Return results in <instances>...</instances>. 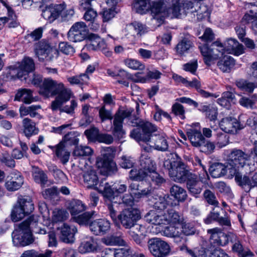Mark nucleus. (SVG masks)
<instances>
[{
	"instance_id": "f257e3e1",
	"label": "nucleus",
	"mask_w": 257,
	"mask_h": 257,
	"mask_svg": "<svg viewBox=\"0 0 257 257\" xmlns=\"http://www.w3.org/2000/svg\"><path fill=\"white\" fill-rule=\"evenodd\" d=\"M172 157L164 163V166L169 171L170 176L175 181L186 182V187L189 193L198 197L201 193L203 186L198 179V175L191 173L187 165L176 153L172 154Z\"/></svg>"
},
{
	"instance_id": "f03ea898",
	"label": "nucleus",
	"mask_w": 257,
	"mask_h": 257,
	"mask_svg": "<svg viewBox=\"0 0 257 257\" xmlns=\"http://www.w3.org/2000/svg\"><path fill=\"white\" fill-rule=\"evenodd\" d=\"M39 216L32 215L18 225L12 233L13 243L16 246H25L34 241L32 231L38 232Z\"/></svg>"
},
{
	"instance_id": "7ed1b4c3",
	"label": "nucleus",
	"mask_w": 257,
	"mask_h": 257,
	"mask_svg": "<svg viewBox=\"0 0 257 257\" xmlns=\"http://www.w3.org/2000/svg\"><path fill=\"white\" fill-rule=\"evenodd\" d=\"M147 2L149 5L148 9L138 13L143 14L150 10L153 18L159 23H162L170 13L177 17L180 13L179 0H158L152 4L150 0Z\"/></svg>"
},
{
	"instance_id": "20e7f679",
	"label": "nucleus",
	"mask_w": 257,
	"mask_h": 257,
	"mask_svg": "<svg viewBox=\"0 0 257 257\" xmlns=\"http://www.w3.org/2000/svg\"><path fill=\"white\" fill-rule=\"evenodd\" d=\"M133 111V109H119L113 117L111 111L106 110L103 106L99 110V116L102 121L106 119L111 120L113 118L111 126L112 134L115 139L119 140L124 138L125 135V131L123 128L124 119L130 116Z\"/></svg>"
},
{
	"instance_id": "39448f33",
	"label": "nucleus",
	"mask_w": 257,
	"mask_h": 257,
	"mask_svg": "<svg viewBox=\"0 0 257 257\" xmlns=\"http://www.w3.org/2000/svg\"><path fill=\"white\" fill-rule=\"evenodd\" d=\"M41 92L46 96L56 95L55 100L52 102L53 110H60L64 102V87L62 83L57 82L50 78L45 79L41 88Z\"/></svg>"
},
{
	"instance_id": "423d86ee",
	"label": "nucleus",
	"mask_w": 257,
	"mask_h": 257,
	"mask_svg": "<svg viewBox=\"0 0 257 257\" xmlns=\"http://www.w3.org/2000/svg\"><path fill=\"white\" fill-rule=\"evenodd\" d=\"M187 136L191 145L194 147L199 148L202 152L209 154L215 149L214 144L206 140L200 130L191 127L187 130Z\"/></svg>"
},
{
	"instance_id": "0eeeda50",
	"label": "nucleus",
	"mask_w": 257,
	"mask_h": 257,
	"mask_svg": "<svg viewBox=\"0 0 257 257\" xmlns=\"http://www.w3.org/2000/svg\"><path fill=\"white\" fill-rule=\"evenodd\" d=\"M199 48L203 56L204 62L208 66L222 57L225 52L224 46L219 41L212 42L210 45L204 44Z\"/></svg>"
},
{
	"instance_id": "6e6552de",
	"label": "nucleus",
	"mask_w": 257,
	"mask_h": 257,
	"mask_svg": "<svg viewBox=\"0 0 257 257\" xmlns=\"http://www.w3.org/2000/svg\"><path fill=\"white\" fill-rule=\"evenodd\" d=\"M214 246L211 241L202 239L198 246L190 248L186 245L180 246V249L191 257H213Z\"/></svg>"
},
{
	"instance_id": "1a4fd4ad",
	"label": "nucleus",
	"mask_w": 257,
	"mask_h": 257,
	"mask_svg": "<svg viewBox=\"0 0 257 257\" xmlns=\"http://www.w3.org/2000/svg\"><path fill=\"white\" fill-rule=\"evenodd\" d=\"M144 135L142 137L140 136L139 138H142L141 142H150L151 145L153 146V149L159 151L165 152L168 150L169 145L167 136L163 133H159L156 126L154 131H149ZM136 138L139 139V136Z\"/></svg>"
},
{
	"instance_id": "9d476101",
	"label": "nucleus",
	"mask_w": 257,
	"mask_h": 257,
	"mask_svg": "<svg viewBox=\"0 0 257 257\" xmlns=\"http://www.w3.org/2000/svg\"><path fill=\"white\" fill-rule=\"evenodd\" d=\"M148 247L151 254L154 257H166L171 250L167 242L157 237L149 239Z\"/></svg>"
},
{
	"instance_id": "9b49d317",
	"label": "nucleus",
	"mask_w": 257,
	"mask_h": 257,
	"mask_svg": "<svg viewBox=\"0 0 257 257\" xmlns=\"http://www.w3.org/2000/svg\"><path fill=\"white\" fill-rule=\"evenodd\" d=\"M115 149L113 147H106L104 149L102 157H97L96 165L98 168H104L109 172H113L116 170L115 163L113 158L115 155Z\"/></svg>"
},
{
	"instance_id": "f8f14e48",
	"label": "nucleus",
	"mask_w": 257,
	"mask_h": 257,
	"mask_svg": "<svg viewBox=\"0 0 257 257\" xmlns=\"http://www.w3.org/2000/svg\"><path fill=\"white\" fill-rule=\"evenodd\" d=\"M132 125L133 126L138 127L134 129L130 133V137L139 142H141L142 138L137 139V136H140L142 137L144 135L147 133L149 131H154L156 125L152 123L143 120L140 118H136L131 121Z\"/></svg>"
},
{
	"instance_id": "ddd939ff",
	"label": "nucleus",
	"mask_w": 257,
	"mask_h": 257,
	"mask_svg": "<svg viewBox=\"0 0 257 257\" xmlns=\"http://www.w3.org/2000/svg\"><path fill=\"white\" fill-rule=\"evenodd\" d=\"M140 211L134 208L123 209L119 214V222L126 229H130L136 225L137 221L140 218Z\"/></svg>"
},
{
	"instance_id": "4468645a",
	"label": "nucleus",
	"mask_w": 257,
	"mask_h": 257,
	"mask_svg": "<svg viewBox=\"0 0 257 257\" xmlns=\"http://www.w3.org/2000/svg\"><path fill=\"white\" fill-rule=\"evenodd\" d=\"M246 118L244 114H241L238 117V120L232 117L223 118L219 122L220 128L226 133H234L237 130L244 127V121L242 119Z\"/></svg>"
},
{
	"instance_id": "2eb2a0df",
	"label": "nucleus",
	"mask_w": 257,
	"mask_h": 257,
	"mask_svg": "<svg viewBox=\"0 0 257 257\" xmlns=\"http://www.w3.org/2000/svg\"><path fill=\"white\" fill-rule=\"evenodd\" d=\"M88 31L87 26L84 22H76L68 31L67 37L71 41L80 42L87 38Z\"/></svg>"
},
{
	"instance_id": "dca6fc26",
	"label": "nucleus",
	"mask_w": 257,
	"mask_h": 257,
	"mask_svg": "<svg viewBox=\"0 0 257 257\" xmlns=\"http://www.w3.org/2000/svg\"><path fill=\"white\" fill-rule=\"evenodd\" d=\"M235 180L246 193L253 188H257V172H249L244 175L237 173L235 176Z\"/></svg>"
},
{
	"instance_id": "f3484780",
	"label": "nucleus",
	"mask_w": 257,
	"mask_h": 257,
	"mask_svg": "<svg viewBox=\"0 0 257 257\" xmlns=\"http://www.w3.org/2000/svg\"><path fill=\"white\" fill-rule=\"evenodd\" d=\"M207 233L210 234L209 239L212 242L216 245L224 246L229 242L231 243L230 237L236 234L232 232L225 233L218 228H214L208 229Z\"/></svg>"
},
{
	"instance_id": "a211bd4d",
	"label": "nucleus",
	"mask_w": 257,
	"mask_h": 257,
	"mask_svg": "<svg viewBox=\"0 0 257 257\" xmlns=\"http://www.w3.org/2000/svg\"><path fill=\"white\" fill-rule=\"evenodd\" d=\"M250 157L256 161V158L251 156L250 154L248 155L242 150L237 149H232L229 155V160L230 165L234 167H243Z\"/></svg>"
},
{
	"instance_id": "6ab92c4d",
	"label": "nucleus",
	"mask_w": 257,
	"mask_h": 257,
	"mask_svg": "<svg viewBox=\"0 0 257 257\" xmlns=\"http://www.w3.org/2000/svg\"><path fill=\"white\" fill-rule=\"evenodd\" d=\"M35 65L33 60L30 57H25L22 61L21 63H19L16 65L14 68H12L11 73L13 71L17 72V76L18 78H21L27 75L28 73L33 71L35 70Z\"/></svg>"
},
{
	"instance_id": "aec40b11",
	"label": "nucleus",
	"mask_w": 257,
	"mask_h": 257,
	"mask_svg": "<svg viewBox=\"0 0 257 257\" xmlns=\"http://www.w3.org/2000/svg\"><path fill=\"white\" fill-rule=\"evenodd\" d=\"M179 6L180 7V13L177 17H176V18H178L182 14L186 15L187 13L189 12L191 13H197L196 15L198 19H201L205 17V15L203 14V11L204 12V14H205L207 8L204 6L202 7L199 6L198 9H196L192 2L184 1L181 3L180 0H179Z\"/></svg>"
},
{
	"instance_id": "412c9836",
	"label": "nucleus",
	"mask_w": 257,
	"mask_h": 257,
	"mask_svg": "<svg viewBox=\"0 0 257 257\" xmlns=\"http://www.w3.org/2000/svg\"><path fill=\"white\" fill-rule=\"evenodd\" d=\"M153 208L158 212L164 211L168 209L169 207H173L178 206L176 202L168 195L157 196L154 199Z\"/></svg>"
},
{
	"instance_id": "4be33fe9",
	"label": "nucleus",
	"mask_w": 257,
	"mask_h": 257,
	"mask_svg": "<svg viewBox=\"0 0 257 257\" xmlns=\"http://www.w3.org/2000/svg\"><path fill=\"white\" fill-rule=\"evenodd\" d=\"M110 228V223L106 219L100 218L94 220L89 225V229L95 235L106 234Z\"/></svg>"
},
{
	"instance_id": "5701e85b",
	"label": "nucleus",
	"mask_w": 257,
	"mask_h": 257,
	"mask_svg": "<svg viewBox=\"0 0 257 257\" xmlns=\"http://www.w3.org/2000/svg\"><path fill=\"white\" fill-rule=\"evenodd\" d=\"M128 191L133 194L136 199H140L151 193V187L145 182L132 183L129 186Z\"/></svg>"
},
{
	"instance_id": "b1692460",
	"label": "nucleus",
	"mask_w": 257,
	"mask_h": 257,
	"mask_svg": "<svg viewBox=\"0 0 257 257\" xmlns=\"http://www.w3.org/2000/svg\"><path fill=\"white\" fill-rule=\"evenodd\" d=\"M64 212L63 210L55 209L52 217L54 225L56 228V233L61 240L64 241Z\"/></svg>"
},
{
	"instance_id": "393cba45",
	"label": "nucleus",
	"mask_w": 257,
	"mask_h": 257,
	"mask_svg": "<svg viewBox=\"0 0 257 257\" xmlns=\"http://www.w3.org/2000/svg\"><path fill=\"white\" fill-rule=\"evenodd\" d=\"M23 183L24 180L21 174L14 171L7 177L5 186L9 191H14L20 188Z\"/></svg>"
},
{
	"instance_id": "a878e982",
	"label": "nucleus",
	"mask_w": 257,
	"mask_h": 257,
	"mask_svg": "<svg viewBox=\"0 0 257 257\" xmlns=\"http://www.w3.org/2000/svg\"><path fill=\"white\" fill-rule=\"evenodd\" d=\"M64 10L63 4L50 6L43 11L42 15L45 19L51 23L59 17Z\"/></svg>"
},
{
	"instance_id": "bb28decb",
	"label": "nucleus",
	"mask_w": 257,
	"mask_h": 257,
	"mask_svg": "<svg viewBox=\"0 0 257 257\" xmlns=\"http://www.w3.org/2000/svg\"><path fill=\"white\" fill-rule=\"evenodd\" d=\"M52 48L46 42L41 41L36 49V54L40 61H51L53 57Z\"/></svg>"
},
{
	"instance_id": "cd10ccee",
	"label": "nucleus",
	"mask_w": 257,
	"mask_h": 257,
	"mask_svg": "<svg viewBox=\"0 0 257 257\" xmlns=\"http://www.w3.org/2000/svg\"><path fill=\"white\" fill-rule=\"evenodd\" d=\"M79 248L82 253L97 252L100 249L97 239L92 236L86 237L81 243Z\"/></svg>"
},
{
	"instance_id": "c85d7f7f",
	"label": "nucleus",
	"mask_w": 257,
	"mask_h": 257,
	"mask_svg": "<svg viewBox=\"0 0 257 257\" xmlns=\"http://www.w3.org/2000/svg\"><path fill=\"white\" fill-rule=\"evenodd\" d=\"M87 38L89 42L84 46V49L96 51L104 48L105 42L97 34L91 33Z\"/></svg>"
},
{
	"instance_id": "c756f323",
	"label": "nucleus",
	"mask_w": 257,
	"mask_h": 257,
	"mask_svg": "<svg viewBox=\"0 0 257 257\" xmlns=\"http://www.w3.org/2000/svg\"><path fill=\"white\" fill-rule=\"evenodd\" d=\"M193 47L194 44L192 40L185 37L177 44L175 50L179 56H184L191 51Z\"/></svg>"
},
{
	"instance_id": "7c9ffc66",
	"label": "nucleus",
	"mask_w": 257,
	"mask_h": 257,
	"mask_svg": "<svg viewBox=\"0 0 257 257\" xmlns=\"http://www.w3.org/2000/svg\"><path fill=\"white\" fill-rule=\"evenodd\" d=\"M96 4L95 0H84V2L82 3L81 7L86 10L83 16L85 20L91 22L94 21L97 17V13L93 9V7Z\"/></svg>"
},
{
	"instance_id": "2f4dec72",
	"label": "nucleus",
	"mask_w": 257,
	"mask_h": 257,
	"mask_svg": "<svg viewBox=\"0 0 257 257\" xmlns=\"http://www.w3.org/2000/svg\"><path fill=\"white\" fill-rule=\"evenodd\" d=\"M193 164L196 166L195 171H198L199 181L204 185H208L209 176L206 171V167L202 163L201 160L198 157H195Z\"/></svg>"
},
{
	"instance_id": "473e14b6",
	"label": "nucleus",
	"mask_w": 257,
	"mask_h": 257,
	"mask_svg": "<svg viewBox=\"0 0 257 257\" xmlns=\"http://www.w3.org/2000/svg\"><path fill=\"white\" fill-rule=\"evenodd\" d=\"M83 178L84 184L88 188H95L98 184L99 179L97 173L92 168L84 171Z\"/></svg>"
},
{
	"instance_id": "72a5a7b5",
	"label": "nucleus",
	"mask_w": 257,
	"mask_h": 257,
	"mask_svg": "<svg viewBox=\"0 0 257 257\" xmlns=\"http://www.w3.org/2000/svg\"><path fill=\"white\" fill-rule=\"evenodd\" d=\"M65 206L72 216V217L78 214L79 213L85 211L86 209V206L82 202L78 199H72L65 202Z\"/></svg>"
},
{
	"instance_id": "f704fd0d",
	"label": "nucleus",
	"mask_w": 257,
	"mask_h": 257,
	"mask_svg": "<svg viewBox=\"0 0 257 257\" xmlns=\"http://www.w3.org/2000/svg\"><path fill=\"white\" fill-rule=\"evenodd\" d=\"M140 165L141 169L147 171L148 175L157 169L156 163L148 154H141L140 158Z\"/></svg>"
},
{
	"instance_id": "c9c22d12",
	"label": "nucleus",
	"mask_w": 257,
	"mask_h": 257,
	"mask_svg": "<svg viewBox=\"0 0 257 257\" xmlns=\"http://www.w3.org/2000/svg\"><path fill=\"white\" fill-rule=\"evenodd\" d=\"M147 222L156 225L167 224V219L166 218L165 213L158 214L153 211H151L145 216Z\"/></svg>"
},
{
	"instance_id": "e433bc0d",
	"label": "nucleus",
	"mask_w": 257,
	"mask_h": 257,
	"mask_svg": "<svg viewBox=\"0 0 257 257\" xmlns=\"http://www.w3.org/2000/svg\"><path fill=\"white\" fill-rule=\"evenodd\" d=\"M94 211H86L77 216L72 217L73 220L80 225L88 226L92 221L91 220L96 216Z\"/></svg>"
},
{
	"instance_id": "4c0bfd02",
	"label": "nucleus",
	"mask_w": 257,
	"mask_h": 257,
	"mask_svg": "<svg viewBox=\"0 0 257 257\" xmlns=\"http://www.w3.org/2000/svg\"><path fill=\"white\" fill-rule=\"evenodd\" d=\"M225 51H232L235 55H239L244 53V47L235 39L228 38L224 43Z\"/></svg>"
},
{
	"instance_id": "58836bf2",
	"label": "nucleus",
	"mask_w": 257,
	"mask_h": 257,
	"mask_svg": "<svg viewBox=\"0 0 257 257\" xmlns=\"http://www.w3.org/2000/svg\"><path fill=\"white\" fill-rule=\"evenodd\" d=\"M245 9L247 10L243 17L242 20L247 23L257 19V2L255 3H246Z\"/></svg>"
},
{
	"instance_id": "ea45409f",
	"label": "nucleus",
	"mask_w": 257,
	"mask_h": 257,
	"mask_svg": "<svg viewBox=\"0 0 257 257\" xmlns=\"http://www.w3.org/2000/svg\"><path fill=\"white\" fill-rule=\"evenodd\" d=\"M170 192L171 196H173L176 202L179 204V202H183L185 201L187 197L186 190L181 187L174 185L170 189Z\"/></svg>"
},
{
	"instance_id": "a19ab883",
	"label": "nucleus",
	"mask_w": 257,
	"mask_h": 257,
	"mask_svg": "<svg viewBox=\"0 0 257 257\" xmlns=\"http://www.w3.org/2000/svg\"><path fill=\"white\" fill-rule=\"evenodd\" d=\"M127 28L131 31L132 35H136L138 37L146 34L149 31V28L142 23L135 21L127 25Z\"/></svg>"
},
{
	"instance_id": "79ce46f5",
	"label": "nucleus",
	"mask_w": 257,
	"mask_h": 257,
	"mask_svg": "<svg viewBox=\"0 0 257 257\" xmlns=\"http://www.w3.org/2000/svg\"><path fill=\"white\" fill-rule=\"evenodd\" d=\"M23 133L27 137L38 133V129L36 127V123L28 117L24 118L22 120Z\"/></svg>"
},
{
	"instance_id": "37998d69",
	"label": "nucleus",
	"mask_w": 257,
	"mask_h": 257,
	"mask_svg": "<svg viewBox=\"0 0 257 257\" xmlns=\"http://www.w3.org/2000/svg\"><path fill=\"white\" fill-rule=\"evenodd\" d=\"M235 65L234 59L227 55H224L218 61L217 65L223 72H229Z\"/></svg>"
},
{
	"instance_id": "c03bdc74",
	"label": "nucleus",
	"mask_w": 257,
	"mask_h": 257,
	"mask_svg": "<svg viewBox=\"0 0 257 257\" xmlns=\"http://www.w3.org/2000/svg\"><path fill=\"white\" fill-rule=\"evenodd\" d=\"M209 172L213 178H219L227 173L226 167L222 163H214L209 168Z\"/></svg>"
},
{
	"instance_id": "a18cd8bd",
	"label": "nucleus",
	"mask_w": 257,
	"mask_h": 257,
	"mask_svg": "<svg viewBox=\"0 0 257 257\" xmlns=\"http://www.w3.org/2000/svg\"><path fill=\"white\" fill-rule=\"evenodd\" d=\"M41 108V106L40 105H32L28 107L22 105L19 108L20 116L23 118L29 115L31 117H35L39 115L37 111Z\"/></svg>"
},
{
	"instance_id": "49530a36",
	"label": "nucleus",
	"mask_w": 257,
	"mask_h": 257,
	"mask_svg": "<svg viewBox=\"0 0 257 257\" xmlns=\"http://www.w3.org/2000/svg\"><path fill=\"white\" fill-rule=\"evenodd\" d=\"M166 218L167 219V224H172L174 225L180 224L183 221V217L179 213L172 208H168L165 213Z\"/></svg>"
},
{
	"instance_id": "de8ad7c7",
	"label": "nucleus",
	"mask_w": 257,
	"mask_h": 257,
	"mask_svg": "<svg viewBox=\"0 0 257 257\" xmlns=\"http://www.w3.org/2000/svg\"><path fill=\"white\" fill-rule=\"evenodd\" d=\"M15 99L18 101L22 100L25 103L30 104L34 101L32 91L28 89H20L16 93Z\"/></svg>"
},
{
	"instance_id": "09e8293b",
	"label": "nucleus",
	"mask_w": 257,
	"mask_h": 257,
	"mask_svg": "<svg viewBox=\"0 0 257 257\" xmlns=\"http://www.w3.org/2000/svg\"><path fill=\"white\" fill-rule=\"evenodd\" d=\"M93 153V150L87 146H75L73 151V155L79 158H85L91 156Z\"/></svg>"
},
{
	"instance_id": "8fccbe9b",
	"label": "nucleus",
	"mask_w": 257,
	"mask_h": 257,
	"mask_svg": "<svg viewBox=\"0 0 257 257\" xmlns=\"http://www.w3.org/2000/svg\"><path fill=\"white\" fill-rule=\"evenodd\" d=\"M235 84L239 89L248 93H252L256 87L255 83L243 79L236 80Z\"/></svg>"
},
{
	"instance_id": "3c124183",
	"label": "nucleus",
	"mask_w": 257,
	"mask_h": 257,
	"mask_svg": "<svg viewBox=\"0 0 257 257\" xmlns=\"http://www.w3.org/2000/svg\"><path fill=\"white\" fill-rule=\"evenodd\" d=\"M77 232V228L75 225L65 224V243H74Z\"/></svg>"
},
{
	"instance_id": "603ef678",
	"label": "nucleus",
	"mask_w": 257,
	"mask_h": 257,
	"mask_svg": "<svg viewBox=\"0 0 257 257\" xmlns=\"http://www.w3.org/2000/svg\"><path fill=\"white\" fill-rule=\"evenodd\" d=\"M116 13V7L109 4L107 5V7L103 9L100 15L102 16L103 21L106 22L114 18Z\"/></svg>"
},
{
	"instance_id": "864d4df0",
	"label": "nucleus",
	"mask_w": 257,
	"mask_h": 257,
	"mask_svg": "<svg viewBox=\"0 0 257 257\" xmlns=\"http://www.w3.org/2000/svg\"><path fill=\"white\" fill-rule=\"evenodd\" d=\"M102 242L106 245H123L125 241L120 236L111 235L102 239Z\"/></svg>"
},
{
	"instance_id": "5fc2aeb1",
	"label": "nucleus",
	"mask_w": 257,
	"mask_h": 257,
	"mask_svg": "<svg viewBox=\"0 0 257 257\" xmlns=\"http://www.w3.org/2000/svg\"><path fill=\"white\" fill-rule=\"evenodd\" d=\"M114 188H112L108 182L104 183L103 188L101 187V192H102L104 196L107 198L110 202L116 203L115 198H117L114 193Z\"/></svg>"
},
{
	"instance_id": "6e6d98bb",
	"label": "nucleus",
	"mask_w": 257,
	"mask_h": 257,
	"mask_svg": "<svg viewBox=\"0 0 257 257\" xmlns=\"http://www.w3.org/2000/svg\"><path fill=\"white\" fill-rule=\"evenodd\" d=\"M149 175L148 172L143 169H132L129 173L130 179L134 181H141L146 178Z\"/></svg>"
},
{
	"instance_id": "4d7b16f0",
	"label": "nucleus",
	"mask_w": 257,
	"mask_h": 257,
	"mask_svg": "<svg viewBox=\"0 0 257 257\" xmlns=\"http://www.w3.org/2000/svg\"><path fill=\"white\" fill-rule=\"evenodd\" d=\"M18 204L21 207L27 214L31 213L34 210V204L29 198H20Z\"/></svg>"
},
{
	"instance_id": "13d9d810",
	"label": "nucleus",
	"mask_w": 257,
	"mask_h": 257,
	"mask_svg": "<svg viewBox=\"0 0 257 257\" xmlns=\"http://www.w3.org/2000/svg\"><path fill=\"white\" fill-rule=\"evenodd\" d=\"M33 176L35 181L44 187L48 181V178L45 173L41 170L36 168L33 171Z\"/></svg>"
},
{
	"instance_id": "bf43d9fd",
	"label": "nucleus",
	"mask_w": 257,
	"mask_h": 257,
	"mask_svg": "<svg viewBox=\"0 0 257 257\" xmlns=\"http://www.w3.org/2000/svg\"><path fill=\"white\" fill-rule=\"evenodd\" d=\"M163 233L166 236L174 238L179 237L182 234L181 229L178 226L172 225L165 227Z\"/></svg>"
},
{
	"instance_id": "052dcab7",
	"label": "nucleus",
	"mask_w": 257,
	"mask_h": 257,
	"mask_svg": "<svg viewBox=\"0 0 257 257\" xmlns=\"http://www.w3.org/2000/svg\"><path fill=\"white\" fill-rule=\"evenodd\" d=\"M49 147L55 151V155L62 164H64V137L62 141L55 147L49 146Z\"/></svg>"
},
{
	"instance_id": "680f3d73",
	"label": "nucleus",
	"mask_w": 257,
	"mask_h": 257,
	"mask_svg": "<svg viewBox=\"0 0 257 257\" xmlns=\"http://www.w3.org/2000/svg\"><path fill=\"white\" fill-rule=\"evenodd\" d=\"M203 197L205 201L209 205L217 207L219 205L216 196L214 192L209 189H206L203 193Z\"/></svg>"
},
{
	"instance_id": "e2e57ef3",
	"label": "nucleus",
	"mask_w": 257,
	"mask_h": 257,
	"mask_svg": "<svg viewBox=\"0 0 257 257\" xmlns=\"http://www.w3.org/2000/svg\"><path fill=\"white\" fill-rule=\"evenodd\" d=\"M230 239L231 244V251L233 253L235 254L239 250V249H241L244 244H243V241L237 235V234L231 236Z\"/></svg>"
},
{
	"instance_id": "0e129e2a",
	"label": "nucleus",
	"mask_w": 257,
	"mask_h": 257,
	"mask_svg": "<svg viewBox=\"0 0 257 257\" xmlns=\"http://www.w3.org/2000/svg\"><path fill=\"white\" fill-rule=\"evenodd\" d=\"M27 215L18 204L15 206L11 213V218L14 222H17Z\"/></svg>"
},
{
	"instance_id": "69168bd1",
	"label": "nucleus",
	"mask_w": 257,
	"mask_h": 257,
	"mask_svg": "<svg viewBox=\"0 0 257 257\" xmlns=\"http://www.w3.org/2000/svg\"><path fill=\"white\" fill-rule=\"evenodd\" d=\"M172 112L181 119L185 118L184 107L178 102L175 103L172 106Z\"/></svg>"
},
{
	"instance_id": "338daca9",
	"label": "nucleus",
	"mask_w": 257,
	"mask_h": 257,
	"mask_svg": "<svg viewBox=\"0 0 257 257\" xmlns=\"http://www.w3.org/2000/svg\"><path fill=\"white\" fill-rule=\"evenodd\" d=\"M77 132H70L65 134V147L68 146L77 145L79 142Z\"/></svg>"
},
{
	"instance_id": "774afa93",
	"label": "nucleus",
	"mask_w": 257,
	"mask_h": 257,
	"mask_svg": "<svg viewBox=\"0 0 257 257\" xmlns=\"http://www.w3.org/2000/svg\"><path fill=\"white\" fill-rule=\"evenodd\" d=\"M180 224H181V231L182 234L189 236L195 233L196 229L192 223L182 222Z\"/></svg>"
}]
</instances>
